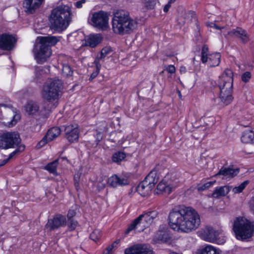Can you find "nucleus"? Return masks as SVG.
I'll list each match as a JSON object with an SVG mask.
<instances>
[{
  "label": "nucleus",
  "mask_w": 254,
  "mask_h": 254,
  "mask_svg": "<svg viewBox=\"0 0 254 254\" xmlns=\"http://www.w3.org/2000/svg\"><path fill=\"white\" fill-rule=\"evenodd\" d=\"M15 147L16 149L9 154V159H11L14 155L23 152L25 149V145L20 143Z\"/></svg>",
  "instance_id": "39"
},
{
  "label": "nucleus",
  "mask_w": 254,
  "mask_h": 254,
  "mask_svg": "<svg viewBox=\"0 0 254 254\" xmlns=\"http://www.w3.org/2000/svg\"><path fill=\"white\" fill-rule=\"evenodd\" d=\"M62 82L59 79L50 80L43 85L41 96L48 102H53L58 99L61 90Z\"/></svg>",
  "instance_id": "6"
},
{
  "label": "nucleus",
  "mask_w": 254,
  "mask_h": 254,
  "mask_svg": "<svg viewBox=\"0 0 254 254\" xmlns=\"http://www.w3.org/2000/svg\"><path fill=\"white\" fill-rule=\"evenodd\" d=\"M20 119V114H15L13 116L12 119L11 121L7 123L3 122L5 126L8 127H11L16 125L17 122Z\"/></svg>",
  "instance_id": "36"
},
{
  "label": "nucleus",
  "mask_w": 254,
  "mask_h": 254,
  "mask_svg": "<svg viewBox=\"0 0 254 254\" xmlns=\"http://www.w3.org/2000/svg\"><path fill=\"white\" fill-rule=\"evenodd\" d=\"M180 71L181 72H186V67L184 66L181 67Z\"/></svg>",
  "instance_id": "57"
},
{
  "label": "nucleus",
  "mask_w": 254,
  "mask_h": 254,
  "mask_svg": "<svg viewBox=\"0 0 254 254\" xmlns=\"http://www.w3.org/2000/svg\"><path fill=\"white\" fill-rule=\"evenodd\" d=\"M101 237V231L99 229L94 230L90 234V238L94 242L98 241Z\"/></svg>",
  "instance_id": "40"
},
{
  "label": "nucleus",
  "mask_w": 254,
  "mask_h": 254,
  "mask_svg": "<svg viewBox=\"0 0 254 254\" xmlns=\"http://www.w3.org/2000/svg\"><path fill=\"white\" fill-rule=\"evenodd\" d=\"M241 141L245 143L254 144V132L250 129L245 130L241 136Z\"/></svg>",
  "instance_id": "28"
},
{
  "label": "nucleus",
  "mask_w": 254,
  "mask_h": 254,
  "mask_svg": "<svg viewBox=\"0 0 254 254\" xmlns=\"http://www.w3.org/2000/svg\"><path fill=\"white\" fill-rule=\"evenodd\" d=\"M109 185L113 187L117 188L119 186H123L128 184V181L124 177H119L116 175H113L108 179Z\"/></svg>",
  "instance_id": "22"
},
{
  "label": "nucleus",
  "mask_w": 254,
  "mask_h": 254,
  "mask_svg": "<svg viewBox=\"0 0 254 254\" xmlns=\"http://www.w3.org/2000/svg\"><path fill=\"white\" fill-rule=\"evenodd\" d=\"M114 141V142L118 141V142H120V140H115V141Z\"/></svg>",
  "instance_id": "64"
},
{
  "label": "nucleus",
  "mask_w": 254,
  "mask_h": 254,
  "mask_svg": "<svg viewBox=\"0 0 254 254\" xmlns=\"http://www.w3.org/2000/svg\"><path fill=\"white\" fill-rule=\"evenodd\" d=\"M126 157L125 153L119 151L114 153L112 156V161L114 162L119 163L123 161Z\"/></svg>",
  "instance_id": "33"
},
{
  "label": "nucleus",
  "mask_w": 254,
  "mask_h": 254,
  "mask_svg": "<svg viewBox=\"0 0 254 254\" xmlns=\"http://www.w3.org/2000/svg\"><path fill=\"white\" fill-rule=\"evenodd\" d=\"M213 184V182H208L202 185L198 186L197 189L198 191H202L210 188Z\"/></svg>",
  "instance_id": "44"
},
{
  "label": "nucleus",
  "mask_w": 254,
  "mask_h": 254,
  "mask_svg": "<svg viewBox=\"0 0 254 254\" xmlns=\"http://www.w3.org/2000/svg\"><path fill=\"white\" fill-rule=\"evenodd\" d=\"M112 49L110 47H104L102 49L100 55L99 56V59H103L104 60V59L107 56H108L112 53Z\"/></svg>",
  "instance_id": "41"
},
{
  "label": "nucleus",
  "mask_w": 254,
  "mask_h": 254,
  "mask_svg": "<svg viewBox=\"0 0 254 254\" xmlns=\"http://www.w3.org/2000/svg\"><path fill=\"white\" fill-rule=\"evenodd\" d=\"M230 191V187L225 186L216 188L212 194V196L215 198H219L220 196H225Z\"/></svg>",
  "instance_id": "29"
},
{
  "label": "nucleus",
  "mask_w": 254,
  "mask_h": 254,
  "mask_svg": "<svg viewBox=\"0 0 254 254\" xmlns=\"http://www.w3.org/2000/svg\"><path fill=\"white\" fill-rule=\"evenodd\" d=\"M67 225L68 230L72 231L75 229L78 225V222L74 219H67Z\"/></svg>",
  "instance_id": "42"
},
{
  "label": "nucleus",
  "mask_w": 254,
  "mask_h": 254,
  "mask_svg": "<svg viewBox=\"0 0 254 254\" xmlns=\"http://www.w3.org/2000/svg\"><path fill=\"white\" fill-rule=\"evenodd\" d=\"M44 1V0H24L23 5L25 11L28 14L34 13Z\"/></svg>",
  "instance_id": "19"
},
{
  "label": "nucleus",
  "mask_w": 254,
  "mask_h": 254,
  "mask_svg": "<svg viewBox=\"0 0 254 254\" xmlns=\"http://www.w3.org/2000/svg\"><path fill=\"white\" fill-rule=\"evenodd\" d=\"M167 70L169 73H173L175 72L176 69L173 65H169Z\"/></svg>",
  "instance_id": "54"
},
{
  "label": "nucleus",
  "mask_w": 254,
  "mask_h": 254,
  "mask_svg": "<svg viewBox=\"0 0 254 254\" xmlns=\"http://www.w3.org/2000/svg\"><path fill=\"white\" fill-rule=\"evenodd\" d=\"M152 189L148 184L143 181L138 185L136 190L141 196H145L151 192Z\"/></svg>",
  "instance_id": "24"
},
{
  "label": "nucleus",
  "mask_w": 254,
  "mask_h": 254,
  "mask_svg": "<svg viewBox=\"0 0 254 254\" xmlns=\"http://www.w3.org/2000/svg\"><path fill=\"white\" fill-rule=\"evenodd\" d=\"M214 28L216 29H218V30H220L221 29H223V27H220V26H218L216 25V26H215L214 27Z\"/></svg>",
  "instance_id": "59"
},
{
  "label": "nucleus",
  "mask_w": 254,
  "mask_h": 254,
  "mask_svg": "<svg viewBox=\"0 0 254 254\" xmlns=\"http://www.w3.org/2000/svg\"><path fill=\"white\" fill-rule=\"evenodd\" d=\"M159 178L157 172L155 170L151 171L143 180L151 188H153L155 185L158 182Z\"/></svg>",
  "instance_id": "26"
},
{
  "label": "nucleus",
  "mask_w": 254,
  "mask_h": 254,
  "mask_svg": "<svg viewBox=\"0 0 254 254\" xmlns=\"http://www.w3.org/2000/svg\"><path fill=\"white\" fill-rule=\"evenodd\" d=\"M99 71H100V69H99L98 68H96L95 70L93 71V72L91 74L90 77L89 78V80H92V79L95 78L98 75V74H99Z\"/></svg>",
  "instance_id": "50"
},
{
  "label": "nucleus",
  "mask_w": 254,
  "mask_h": 254,
  "mask_svg": "<svg viewBox=\"0 0 254 254\" xmlns=\"http://www.w3.org/2000/svg\"><path fill=\"white\" fill-rule=\"evenodd\" d=\"M228 34L232 37H236L241 39L242 42L245 43L249 40V37L247 32L240 27L232 29L228 32Z\"/></svg>",
  "instance_id": "21"
},
{
  "label": "nucleus",
  "mask_w": 254,
  "mask_h": 254,
  "mask_svg": "<svg viewBox=\"0 0 254 254\" xmlns=\"http://www.w3.org/2000/svg\"><path fill=\"white\" fill-rule=\"evenodd\" d=\"M78 186H79V184H78V183L77 182H75V187L76 189L77 190H78Z\"/></svg>",
  "instance_id": "61"
},
{
  "label": "nucleus",
  "mask_w": 254,
  "mask_h": 254,
  "mask_svg": "<svg viewBox=\"0 0 254 254\" xmlns=\"http://www.w3.org/2000/svg\"><path fill=\"white\" fill-rule=\"evenodd\" d=\"M21 143L20 135L16 132H7L0 135V149L13 148Z\"/></svg>",
  "instance_id": "8"
},
{
  "label": "nucleus",
  "mask_w": 254,
  "mask_h": 254,
  "mask_svg": "<svg viewBox=\"0 0 254 254\" xmlns=\"http://www.w3.org/2000/svg\"><path fill=\"white\" fill-rule=\"evenodd\" d=\"M171 228L177 232L189 233L196 230L200 224V216L190 207L181 206L173 209L169 213Z\"/></svg>",
  "instance_id": "1"
},
{
  "label": "nucleus",
  "mask_w": 254,
  "mask_h": 254,
  "mask_svg": "<svg viewBox=\"0 0 254 254\" xmlns=\"http://www.w3.org/2000/svg\"><path fill=\"white\" fill-rule=\"evenodd\" d=\"M112 23L114 33L122 35L130 33L137 27V21L124 10H118L114 13Z\"/></svg>",
  "instance_id": "3"
},
{
  "label": "nucleus",
  "mask_w": 254,
  "mask_h": 254,
  "mask_svg": "<svg viewBox=\"0 0 254 254\" xmlns=\"http://www.w3.org/2000/svg\"><path fill=\"white\" fill-rule=\"evenodd\" d=\"M240 169L239 168L232 169L230 167H222L219 171L215 175L216 176L219 175H223L224 176H228L230 178H233L237 175L239 173Z\"/></svg>",
  "instance_id": "23"
},
{
  "label": "nucleus",
  "mask_w": 254,
  "mask_h": 254,
  "mask_svg": "<svg viewBox=\"0 0 254 254\" xmlns=\"http://www.w3.org/2000/svg\"><path fill=\"white\" fill-rule=\"evenodd\" d=\"M61 129L59 127H55L49 129L46 134L49 140L52 141L58 137L61 133Z\"/></svg>",
  "instance_id": "31"
},
{
  "label": "nucleus",
  "mask_w": 254,
  "mask_h": 254,
  "mask_svg": "<svg viewBox=\"0 0 254 254\" xmlns=\"http://www.w3.org/2000/svg\"><path fill=\"white\" fill-rule=\"evenodd\" d=\"M114 248V244H112L111 245H110L108 246L105 250L111 253V252L112 251V250Z\"/></svg>",
  "instance_id": "55"
},
{
  "label": "nucleus",
  "mask_w": 254,
  "mask_h": 254,
  "mask_svg": "<svg viewBox=\"0 0 254 254\" xmlns=\"http://www.w3.org/2000/svg\"><path fill=\"white\" fill-rule=\"evenodd\" d=\"M209 26L210 27L214 28L215 26H216V25L215 23H211L209 24Z\"/></svg>",
  "instance_id": "58"
},
{
  "label": "nucleus",
  "mask_w": 254,
  "mask_h": 254,
  "mask_svg": "<svg viewBox=\"0 0 254 254\" xmlns=\"http://www.w3.org/2000/svg\"><path fill=\"white\" fill-rule=\"evenodd\" d=\"M102 40L100 34L90 35L86 40V44L90 47L94 48L99 44Z\"/></svg>",
  "instance_id": "25"
},
{
  "label": "nucleus",
  "mask_w": 254,
  "mask_h": 254,
  "mask_svg": "<svg viewBox=\"0 0 254 254\" xmlns=\"http://www.w3.org/2000/svg\"><path fill=\"white\" fill-rule=\"evenodd\" d=\"M49 141H51L49 140V139L46 135H45L43 138L38 143L37 145V148L38 149L41 148Z\"/></svg>",
  "instance_id": "45"
},
{
  "label": "nucleus",
  "mask_w": 254,
  "mask_h": 254,
  "mask_svg": "<svg viewBox=\"0 0 254 254\" xmlns=\"http://www.w3.org/2000/svg\"><path fill=\"white\" fill-rule=\"evenodd\" d=\"M176 0H169L168 3L165 5L164 7V11L167 12L168 11L169 8L171 7V3L174 2Z\"/></svg>",
  "instance_id": "51"
},
{
  "label": "nucleus",
  "mask_w": 254,
  "mask_h": 254,
  "mask_svg": "<svg viewBox=\"0 0 254 254\" xmlns=\"http://www.w3.org/2000/svg\"><path fill=\"white\" fill-rule=\"evenodd\" d=\"M108 20V13L103 11L93 13L91 19L92 25L102 30H106L109 27Z\"/></svg>",
  "instance_id": "11"
},
{
  "label": "nucleus",
  "mask_w": 254,
  "mask_h": 254,
  "mask_svg": "<svg viewBox=\"0 0 254 254\" xmlns=\"http://www.w3.org/2000/svg\"><path fill=\"white\" fill-rule=\"evenodd\" d=\"M94 136L96 138L95 141L96 142V144H98V143L102 139V133L100 131H98L97 130H96L95 134H94Z\"/></svg>",
  "instance_id": "47"
},
{
  "label": "nucleus",
  "mask_w": 254,
  "mask_h": 254,
  "mask_svg": "<svg viewBox=\"0 0 254 254\" xmlns=\"http://www.w3.org/2000/svg\"><path fill=\"white\" fill-rule=\"evenodd\" d=\"M103 254H110V253L106 250H105L103 253Z\"/></svg>",
  "instance_id": "60"
},
{
  "label": "nucleus",
  "mask_w": 254,
  "mask_h": 254,
  "mask_svg": "<svg viewBox=\"0 0 254 254\" xmlns=\"http://www.w3.org/2000/svg\"><path fill=\"white\" fill-rule=\"evenodd\" d=\"M233 83V73L230 69H226L219 76L217 81L220 90L232 89Z\"/></svg>",
  "instance_id": "12"
},
{
  "label": "nucleus",
  "mask_w": 254,
  "mask_h": 254,
  "mask_svg": "<svg viewBox=\"0 0 254 254\" xmlns=\"http://www.w3.org/2000/svg\"><path fill=\"white\" fill-rule=\"evenodd\" d=\"M58 159L49 163L45 166V169L48 171L50 173L54 174L55 176H58V174L57 171Z\"/></svg>",
  "instance_id": "32"
},
{
  "label": "nucleus",
  "mask_w": 254,
  "mask_h": 254,
  "mask_svg": "<svg viewBox=\"0 0 254 254\" xmlns=\"http://www.w3.org/2000/svg\"><path fill=\"white\" fill-rule=\"evenodd\" d=\"M16 40L13 36L4 33L0 35V49L10 51L14 47Z\"/></svg>",
  "instance_id": "15"
},
{
  "label": "nucleus",
  "mask_w": 254,
  "mask_h": 254,
  "mask_svg": "<svg viewBox=\"0 0 254 254\" xmlns=\"http://www.w3.org/2000/svg\"><path fill=\"white\" fill-rule=\"evenodd\" d=\"M46 72L42 66H37L35 68V76L37 80L40 79L45 74Z\"/></svg>",
  "instance_id": "43"
},
{
  "label": "nucleus",
  "mask_w": 254,
  "mask_h": 254,
  "mask_svg": "<svg viewBox=\"0 0 254 254\" xmlns=\"http://www.w3.org/2000/svg\"><path fill=\"white\" fill-rule=\"evenodd\" d=\"M218 231L212 227L206 226L199 232V235L202 240L212 243L215 241V238L218 235Z\"/></svg>",
  "instance_id": "16"
},
{
  "label": "nucleus",
  "mask_w": 254,
  "mask_h": 254,
  "mask_svg": "<svg viewBox=\"0 0 254 254\" xmlns=\"http://www.w3.org/2000/svg\"><path fill=\"white\" fill-rule=\"evenodd\" d=\"M125 254H154L150 246L146 244H138L126 248Z\"/></svg>",
  "instance_id": "13"
},
{
  "label": "nucleus",
  "mask_w": 254,
  "mask_h": 254,
  "mask_svg": "<svg viewBox=\"0 0 254 254\" xmlns=\"http://www.w3.org/2000/svg\"><path fill=\"white\" fill-rule=\"evenodd\" d=\"M208 48L207 45L202 46L201 51V61L202 63H207L210 67L218 66L220 63L221 55L219 53L208 54Z\"/></svg>",
  "instance_id": "9"
},
{
  "label": "nucleus",
  "mask_w": 254,
  "mask_h": 254,
  "mask_svg": "<svg viewBox=\"0 0 254 254\" xmlns=\"http://www.w3.org/2000/svg\"><path fill=\"white\" fill-rule=\"evenodd\" d=\"M85 1H86V0H81L76 2L74 3V5L77 8H79L82 7V4L83 3H84L85 2Z\"/></svg>",
  "instance_id": "52"
},
{
  "label": "nucleus",
  "mask_w": 254,
  "mask_h": 254,
  "mask_svg": "<svg viewBox=\"0 0 254 254\" xmlns=\"http://www.w3.org/2000/svg\"><path fill=\"white\" fill-rule=\"evenodd\" d=\"M34 57L38 64H43L51 55V48L39 42L36 43L33 49Z\"/></svg>",
  "instance_id": "10"
},
{
  "label": "nucleus",
  "mask_w": 254,
  "mask_h": 254,
  "mask_svg": "<svg viewBox=\"0 0 254 254\" xmlns=\"http://www.w3.org/2000/svg\"><path fill=\"white\" fill-rule=\"evenodd\" d=\"M188 19H190L191 22H194L197 30H199V25L196 16V13L194 11H189L187 14Z\"/></svg>",
  "instance_id": "35"
},
{
  "label": "nucleus",
  "mask_w": 254,
  "mask_h": 254,
  "mask_svg": "<svg viewBox=\"0 0 254 254\" xmlns=\"http://www.w3.org/2000/svg\"><path fill=\"white\" fill-rule=\"evenodd\" d=\"M197 254H219L218 250L213 246L209 245L199 249Z\"/></svg>",
  "instance_id": "30"
},
{
  "label": "nucleus",
  "mask_w": 254,
  "mask_h": 254,
  "mask_svg": "<svg viewBox=\"0 0 254 254\" xmlns=\"http://www.w3.org/2000/svg\"><path fill=\"white\" fill-rule=\"evenodd\" d=\"M252 75L251 72L249 71H246L242 75L241 79L243 82L246 83L249 81Z\"/></svg>",
  "instance_id": "46"
},
{
  "label": "nucleus",
  "mask_w": 254,
  "mask_h": 254,
  "mask_svg": "<svg viewBox=\"0 0 254 254\" xmlns=\"http://www.w3.org/2000/svg\"><path fill=\"white\" fill-rule=\"evenodd\" d=\"M233 230L238 240H244L252 236L254 225L243 218H237L234 222Z\"/></svg>",
  "instance_id": "5"
},
{
  "label": "nucleus",
  "mask_w": 254,
  "mask_h": 254,
  "mask_svg": "<svg viewBox=\"0 0 254 254\" xmlns=\"http://www.w3.org/2000/svg\"><path fill=\"white\" fill-rule=\"evenodd\" d=\"M158 216L156 211L145 212L140 215L128 226L125 231L126 234H128L133 231L135 233L143 231L145 228L148 227Z\"/></svg>",
  "instance_id": "4"
},
{
  "label": "nucleus",
  "mask_w": 254,
  "mask_h": 254,
  "mask_svg": "<svg viewBox=\"0 0 254 254\" xmlns=\"http://www.w3.org/2000/svg\"><path fill=\"white\" fill-rule=\"evenodd\" d=\"M180 184V181L177 175L175 173H169L158 184L155 192L157 194H169L179 186Z\"/></svg>",
  "instance_id": "7"
},
{
  "label": "nucleus",
  "mask_w": 254,
  "mask_h": 254,
  "mask_svg": "<svg viewBox=\"0 0 254 254\" xmlns=\"http://www.w3.org/2000/svg\"><path fill=\"white\" fill-rule=\"evenodd\" d=\"M9 159H9V157H8L7 159L3 160L2 161V163H1V164H0V167L3 166V165H5L6 163H7V162L8 161V160H9Z\"/></svg>",
  "instance_id": "56"
},
{
  "label": "nucleus",
  "mask_w": 254,
  "mask_h": 254,
  "mask_svg": "<svg viewBox=\"0 0 254 254\" xmlns=\"http://www.w3.org/2000/svg\"><path fill=\"white\" fill-rule=\"evenodd\" d=\"M26 112L29 115L32 116H42L44 114L40 110L39 105L33 101H30L25 106Z\"/></svg>",
  "instance_id": "20"
},
{
  "label": "nucleus",
  "mask_w": 254,
  "mask_h": 254,
  "mask_svg": "<svg viewBox=\"0 0 254 254\" xmlns=\"http://www.w3.org/2000/svg\"><path fill=\"white\" fill-rule=\"evenodd\" d=\"M249 205L251 210L254 214V199L252 198L249 202Z\"/></svg>",
  "instance_id": "53"
},
{
  "label": "nucleus",
  "mask_w": 254,
  "mask_h": 254,
  "mask_svg": "<svg viewBox=\"0 0 254 254\" xmlns=\"http://www.w3.org/2000/svg\"><path fill=\"white\" fill-rule=\"evenodd\" d=\"M66 224V219L65 217L62 214H57L53 218L48 219L45 225V228L48 230L52 231L65 226Z\"/></svg>",
  "instance_id": "14"
},
{
  "label": "nucleus",
  "mask_w": 254,
  "mask_h": 254,
  "mask_svg": "<svg viewBox=\"0 0 254 254\" xmlns=\"http://www.w3.org/2000/svg\"><path fill=\"white\" fill-rule=\"evenodd\" d=\"M76 214V212L75 210L69 209L67 214V219H73V217L75 216Z\"/></svg>",
  "instance_id": "48"
},
{
  "label": "nucleus",
  "mask_w": 254,
  "mask_h": 254,
  "mask_svg": "<svg viewBox=\"0 0 254 254\" xmlns=\"http://www.w3.org/2000/svg\"><path fill=\"white\" fill-rule=\"evenodd\" d=\"M72 17L71 9L68 5L58 6L51 11L49 18L50 27L58 32H62L68 26Z\"/></svg>",
  "instance_id": "2"
},
{
  "label": "nucleus",
  "mask_w": 254,
  "mask_h": 254,
  "mask_svg": "<svg viewBox=\"0 0 254 254\" xmlns=\"http://www.w3.org/2000/svg\"><path fill=\"white\" fill-rule=\"evenodd\" d=\"M103 61V59H99V56H98L97 58L95 60L94 62V64L96 65V68H99V69H100L101 64H100V61Z\"/></svg>",
  "instance_id": "49"
},
{
  "label": "nucleus",
  "mask_w": 254,
  "mask_h": 254,
  "mask_svg": "<svg viewBox=\"0 0 254 254\" xmlns=\"http://www.w3.org/2000/svg\"><path fill=\"white\" fill-rule=\"evenodd\" d=\"M5 107V104H0V107Z\"/></svg>",
  "instance_id": "62"
},
{
  "label": "nucleus",
  "mask_w": 254,
  "mask_h": 254,
  "mask_svg": "<svg viewBox=\"0 0 254 254\" xmlns=\"http://www.w3.org/2000/svg\"><path fill=\"white\" fill-rule=\"evenodd\" d=\"M215 239V241H213L212 243H215L218 245H222L226 241V237L219 231H218V235Z\"/></svg>",
  "instance_id": "37"
},
{
  "label": "nucleus",
  "mask_w": 254,
  "mask_h": 254,
  "mask_svg": "<svg viewBox=\"0 0 254 254\" xmlns=\"http://www.w3.org/2000/svg\"><path fill=\"white\" fill-rule=\"evenodd\" d=\"M232 89L220 90L218 105L220 107H223L230 104L233 100Z\"/></svg>",
  "instance_id": "17"
},
{
  "label": "nucleus",
  "mask_w": 254,
  "mask_h": 254,
  "mask_svg": "<svg viewBox=\"0 0 254 254\" xmlns=\"http://www.w3.org/2000/svg\"><path fill=\"white\" fill-rule=\"evenodd\" d=\"M116 134H118V133H116ZM118 135H121V132H119V133H118Z\"/></svg>",
  "instance_id": "63"
},
{
  "label": "nucleus",
  "mask_w": 254,
  "mask_h": 254,
  "mask_svg": "<svg viewBox=\"0 0 254 254\" xmlns=\"http://www.w3.org/2000/svg\"><path fill=\"white\" fill-rule=\"evenodd\" d=\"M59 41V39L56 36H50L41 37L40 38L39 42L51 48V46L56 45Z\"/></svg>",
  "instance_id": "27"
},
{
  "label": "nucleus",
  "mask_w": 254,
  "mask_h": 254,
  "mask_svg": "<svg viewBox=\"0 0 254 254\" xmlns=\"http://www.w3.org/2000/svg\"><path fill=\"white\" fill-rule=\"evenodd\" d=\"M249 183V181L247 180L241 184L239 186L236 187L233 189V191L235 193H240L245 189L246 187Z\"/></svg>",
  "instance_id": "38"
},
{
  "label": "nucleus",
  "mask_w": 254,
  "mask_h": 254,
  "mask_svg": "<svg viewBox=\"0 0 254 254\" xmlns=\"http://www.w3.org/2000/svg\"><path fill=\"white\" fill-rule=\"evenodd\" d=\"M73 70L71 67L68 64H64L62 67V74L65 77L71 76Z\"/></svg>",
  "instance_id": "34"
},
{
  "label": "nucleus",
  "mask_w": 254,
  "mask_h": 254,
  "mask_svg": "<svg viewBox=\"0 0 254 254\" xmlns=\"http://www.w3.org/2000/svg\"><path fill=\"white\" fill-rule=\"evenodd\" d=\"M65 137L69 142H73L78 140L79 129L76 126L70 125L64 128Z\"/></svg>",
  "instance_id": "18"
}]
</instances>
